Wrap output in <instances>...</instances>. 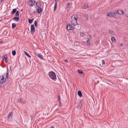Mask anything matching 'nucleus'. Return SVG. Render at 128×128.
Instances as JSON below:
<instances>
[{
	"instance_id": "obj_49",
	"label": "nucleus",
	"mask_w": 128,
	"mask_h": 128,
	"mask_svg": "<svg viewBox=\"0 0 128 128\" xmlns=\"http://www.w3.org/2000/svg\"><path fill=\"white\" fill-rule=\"evenodd\" d=\"M22 10H21V11H22Z\"/></svg>"
},
{
	"instance_id": "obj_30",
	"label": "nucleus",
	"mask_w": 128,
	"mask_h": 128,
	"mask_svg": "<svg viewBox=\"0 0 128 128\" xmlns=\"http://www.w3.org/2000/svg\"><path fill=\"white\" fill-rule=\"evenodd\" d=\"M34 24H35V26L36 27L37 26L38 24L37 22L36 21V20L35 21Z\"/></svg>"
},
{
	"instance_id": "obj_50",
	"label": "nucleus",
	"mask_w": 128,
	"mask_h": 128,
	"mask_svg": "<svg viewBox=\"0 0 128 128\" xmlns=\"http://www.w3.org/2000/svg\"><path fill=\"white\" fill-rule=\"evenodd\" d=\"M22 10H21V11H22Z\"/></svg>"
},
{
	"instance_id": "obj_8",
	"label": "nucleus",
	"mask_w": 128,
	"mask_h": 128,
	"mask_svg": "<svg viewBox=\"0 0 128 128\" xmlns=\"http://www.w3.org/2000/svg\"><path fill=\"white\" fill-rule=\"evenodd\" d=\"M8 72L7 70L6 73L4 74L2 76H3L4 78H5V79H6V78H8Z\"/></svg>"
},
{
	"instance_id": "obj_39",
	"label": "nucleus",
	"mask_w": 128,
	"mask_h": 128,
	"mask_svg": "<svg viewBox=\"0 0 128 128\" xmlns=\"http://www.w3.org/2000/svg\"><path fill=\"white\" fill-rule=\"evenodd\" d=\"M70 4L69 3V2H68V3L67 4V5L68 6H69Z\"/></svg>"
},
{
	"instance_id": "obj_11",
	"label": "nucleus",
	"mask_w": 128,
	"mask_h": 128,
	"mask_svg": "<svg viewBox=\"0 0 128 128\" xmlns=\"http://www.w3.org/2000/svg\"><path fill=\"white\" fill-rule=\"evenodd\" d=\"M74 19H72V21H71V23L72 24H74L75 26H76V24H78L77 23V20H76V22L74 21Z\"/></svg>"
},
{
	"instance_id": "obj_33",
	"label": "nucleus",
	"mask_w": 128,
	"mask_h": 128,
	"mask_svg": "<svg viewBox=\"0 0 128 128\" xmlns=\"http://www.w3.org/2000/svg\"><path fill=\"white\" fill-rule=\"evenodd\" d=\"M87 37H88V38H89V39H90L92 38V36L90 35H88V36H87Z\"/></svg>"
},
{
	"instance_id": "obj_12",
	"label": "nucleus",
	"mask_w": 128,
	"mask_h": 128,
	"mask_svg": "<svg viewBox=\"0 0 128 128\" xmlns=\"http://www.w3.org/2000/svg\"><path fill=\"white\" fill-rule=\"evenodd\" d=\"M36 5L38 8L40 7L41 6V3L39 2H37L36 4Z\"/></svg>"
},
{
	"instance_id": "obj_46",
	"label": "nucleus",
	"mask_w": 128,
	"mask_h": 128,
	"mask_svg": "<svg viewBox=\"0 0 128 128\" xmlns=\"http://www.w3.org/2000/svg\"><path fill=\"white\" fill-rule=\"evenodd\" d=\"M15 16L16 15V13L15 14Z\"/></svg>"
},
{
	"instance_id": "obj_10",
	"label": "nucleus",
	"mask_w": 128,
	"mask_h": 128,
	"mask_svg": "<svg viewBox=\"0 0 128 128\" xmlns=\"http://www.w3.org/2000/svg\"><path fill=\"white\" fill-rule=\"evenodd\" d=\"M73 17V18L72 19H74V20L75 22H76V20H77V19L78 18V17L77 15H73L72 16V17Z\"/></svg>"
},
{
	"instance_id": "obj_3",
	"label": "nucleus",
	"mask_w": 128,
	"mask_h": 128,
	"mask_svg": "<svg viewBox=\"0 0 128 128\" xmlns=\"http://www.w3.org/2000/svg\"><path fill=\"white\" fill-rule=\"evenodd\" d=\"M66 28L68 30H72L73 29V27L71 24H69L67 25Z\"/></svg>"
},
{
	"instance_id": "obj_23",
	"label": "nucleus",
	"mask_w": 128,
	"mask_h": 128,
	"mask_svg": "<svg viewBox=\"0 0 128 128\" xmlns=\"http://www.w3.org/2000/svg\"><path fill=\"white\" fill-rule=\"evenodd\" d=\"M16 52L15 51V50H13L12 52V55L13 56H14L16 54Z\"/></svg>"
},
{
	"instance_id": "obj_19",
	"label": "nucleus",
	"mask_w": 128,
	"mask_h": 128,
	"mask_svg": "<svg viewBox=\"0 0 128 128\" xmlns=\"http://www.w3.org/2000/svg\"><path fill=\"white\" fill-rule=\"evenodd\" d=\"M18 101L19 103H20L21 104H22L23 102V99L22 98H20V100H19V99H18L17 101Z\"/></svg>"
},
{
	"instance_id": "obj_18",
	"label": "nucleus",
	"mask_w": 128,
	"mask_h": 128,
	"mask_svg": "<svg viewBox=\"0 0 128 128\" xmlns=\"http://www.w3.org/2000/svg\"><path fill=\"white\" fill-rule=\"evenodd\" d=\"M78 95L80 97L82 96V92L80 91H78Z\"/></svg>"
},
{
	"instance_id": "obj_16",
	"label": "nucleus",
	"mask_w": 128,
	"mask_h": 128,
	"mask_svg": "<svg viewBox=\"0 0 128 128\" xmlns=\"http://www.w3.org/2000/svg\"><path fill=\"white\" fill-rule=\"evenodd\" d=\"M37 56H38L41 59H43V58L42 55L40 54H38Z\"/></svg>"
},
{
	"instance_id": "obj_51",
	"label": "nucleus",
	"mask_w": 128,
	"mask_h": 128,
	"mask_svg": "<svg viewBox=\"0 0 128 128\" xmlns=\"http://www.w3.org/2000/svg\"><path fill=\"white\" fill-rule=\"evenodd\" d=\"M0 21H1V20H0Z\"/></svg>"
},
{
	"instance_id": "obj_20",
	"label": "nucleus",
	"mask_w": 128,
	"mask_h": 128,
	"mask_svg": "<svg viewBox=\"0 0 128 128\" xmlns=\"http://www.w3.org/2000/svg\"><path fill=\"white\" fill-rule=\"evenodd\" d=\"M34 20V18H32V19H28V22L30 24H31L32 22Z\"/></svg>"
},
{
	"instance_id": "obj_17",
	"label": "nucleus",
	"mask_w": 128,
	"mask_h": 128,
	"mask_svg": "<svg viewBox=\"0 0 128 128\" xmlns=\"http://www.w3.org/2000/svg\"><path fill=\"white\" fill-rule=\"evenodd\" d=\"M57 3L56 2H55V4H54V11H55L56 10L57 6Z\"/></svg>"
},
{
	"instance_id": "obj_37",
	"label": "nucleus",
	"mask_w": 128,
	"mask_h": 128,
	"mask_svg": "<svg viewBox=\"0 0 128 128\" xmlns=\"http://www.w3.org/2000/svg\"><path fill=\"white\" fill-rule=\"evenodd\" d=\"M13 19L14 20H16V16H15L13 18Z\"/></svg>"
},
{
	"instance_id": "obj_13",
	"label": "nucleus",
	"mask_w": 128,
	"mask_h": 128,
	"mask_svg": "<svg viewBox=\"0 0 128 128\" xmlns=\"http://www.w3.org/2000/svg\"><path fill=\"white\" fill-rule=\"evenodd\" d=\"M117 13L121 15L124 13V12L122 10H119L117 11Z\"/></svg>"
},
{
	"instance_id": "obj_36",
	"label": "nucleus",
	"mask_w": 128,
	"mask_h": 128,
	"mask_svg": "<svg viewBox=\"0 0 128 128\" xmlns=\"http://www.w3.org/2000/svg\"><path fill=\"white\" fill-rule=\"evenodd\" d=\"M80 35L82 36H84V33H80Z\"/></svg>"
},
{
	"instance_id": "obj_14",
	"label": "nucleus",
	"mask_w": 128,
	"mask_h": 128,
	"mask_svg": "<svg viewBox=\"0 0 128 128\" xmlns=\"http://www.w3.org/2000/svg\"><path fill=\"white\" fill-rule=\"evenodd\" d=\"M37 12L39 13H40L42 11V9L40 7L38 8L37 9Z\"/></svg>"
},
{
	"instance_id": "obj_31",
	"label": "nucleus",
	"mask_w": 128,
	"mask_h": 128,
	"mask_svg": "<svg viewBox=\"0 0 128 128\" xmlns=\"http://www.w3.org/2000/svg\"><path fill=\"white\" fill-rule=\"evenodd\" d=\"M58 100L60 102V95H58Z\"/></svg>"
},
{
	"instance_id": "obj_38",
	"label": "nucleus",
	"mask_w": 128,
	"mask_h": 128,
	"mask_svg": "<svg viewBox=\"0 0 128 128\" xmlns=\"http://www.w3.org/2000/svg\"><path fill=\"white\" fill-rule=\"evenodd\" d=\"M78 106H79V107H80L82 105H81V103H80L79 104Z\"/></svg>"
},
{
	"instance_id": "obj_35",
	"label": "nucleus",
	"mask_w": 128,
	"mask_h": 128,
	"mask_svg": "<svg viewBox=\"0 0 128 128\" xmlns=\"http://www.w3.org/2000/svg\"><path fill=\"white\" fill-rule=\"evenodd\" d=\"M102 64H105V62L104 60H102Z\"/></svg>"
},
{
	"instance_id": "obj_32",
	"label": "nucleus",
	"mask_w": 128,
	"mask_h": 128,
	"mask_svg": "<svg viewBox=\"0 0 128 128\" xmlns=\"http://www.w3.org/2000/svg\"><path fill=\"white\" fill-rule=\"evenodd\" d=\"M19 11L18 10H17L16 11V16H19Z\"/></svg>"
},
{
	"instance_id": "obj_5",
	"label": "nucleus",
	"mask_w": 128,
	"mask_h": 128,
	"mask_svg": "<svg viewBox=\"0 0 128 128\" xmlns=\"http://www.w3.org/2000/svg\"><path fill=\"white\" fill-rule=\"evenodd\" d=\"M35 32V28L34 24L31 25V32L32 34L34 33Z\"/></svg>"
},
{
	"instance_id": "obj_29",
	"label": "nucleus",
	"mask_w": 128,
	"mask_h": 128,
	"mask_svg": "<svg viewBox=\"0 0 128 128\" xmlns=\"http://www.w3.org/2000/svg\"><path fill=\"white\" fill-rule=\"evenodd\" d=\"M112 41L114 42H115V38L114 37H112L111 38Z\"/></svg>"
},
{
	"instance_id": "obj_24",
	"label": "nucleus",
	"mask_w": 128,
	"mask_h": 128,
	"mask_svg": "<svg viewBox=\"0 0 128 128\" xmlns=\"http://www.w3.org/2000/svg\"><path fill=\"white\" fill-rule=\"evenodd\" d=\"M24 52H25V54H26V55L28 57H31V56H30L29 55L28 53L27 52H25V51H24Z\"/></svg>"
},
{
	"instance_id": "obj_15",
	"label": "nucleus",
	"mask_w": 128,
	"mask_h": 128,
	"mask_svg": "<svg viewBox=\"0 0 128 128\" xmlns=\"http://www.w3.org/2000/svg\"><path fill=\"white\" fill-rule=\"evenodd\" d=\"M89 7V6L86 4H84V6L82 7V8H88Z\"/></svg>"
},
{
	"instance_id": "obj_6",
	"label": "nucleus",
	"mask_w": 128,
	"mask_h": 128,
	"mask_svg": "<svg viewBox=\"0 0 128 128\" xmlns=\"http://www.w3.org/2000/svg\"><path fill=\"white\" fill-rule=\"evenodd\" d=\"M88 15L87 14H84L82 16V18L85 20H87L88 19Z\"/></svg>"
},
{
	"instance_id": "obj_48",
	"label": "nucleus",
	"mask_w": 128,
	"mask_h": 128,
	"mask_svg": "<svg viewBox=\"0 0 128 128\" xmlns=\"http://www.w3.org/2000/svg\"><path fill=\"white\" fill-rule=\"evenodd\" d=\"M127 16L128 17V14L127 15Z\"/></svg>"
},
{
	"instance_id": "obj_28",
	"label": "nucleus",
	"mask_w": 128,
	"mask_h": 128,
	"mask_svg": "<svg viewBox=\"0 0 128 128\" xmlns=\"http://www.w3.org/2000/svg\"><path fill=\"white\" fill-rule=\"evenodd\" d=\"M86 42L88 44V46H90V42L89 40L88 39L87 41Z\"/></svg>"
},
{
	"instance_id": "obj_2",
	"label": "nucleus",
	"mask_w": 128,
	"mask_h": 128,
	"mask_svg": "<svg viewBox=\"0 0 128 128\" xmlns=\"http://www.w3.org/2000/svg\"><path fill=\"white\" fill-rule=\"evenodd\" d=\"M116 13L114 12H109L107 14V16H114L116 15Z\"/></svg>"
},
{
	"instance_id": "obj_47",
	"label": "nucleus",
	"mask_w": 128,
	"mask_h": 128,
	"mask_svg": "<svg viewBox=\"0 0 128 128\" xmlns=\"http://www.w3.org/2000/svg\"><path fill=\"white\" fill-rule=\"evenodd\" d=\"M1 78V76H0V79Z\"/></svg>"
},
{
	"instance_id": "obj_25",
	"label": "nucleus",
	"mask_w": 128,
	"mask_h": 128,
	"mask_svg": "<svg viewBox=\"0 0 128 128\" xmlns=\"http://www.w3.org/2000/svg\"><path fill=\"white\" fill-rule=\"evenodd\" d=\"M16 26V24L15 23H13L12 24V28H15Z\"/></svg>"
},
{
	"instance_id": "obj_4",
	"label": "nucleus",
	"mask_w": 128,
	"mask_h": 128,
	"mask_svg": "<svg viewBox=\"0 0 128 128\" xmlns=\"http://www.w3.org/2000/svg\"><path fill=\"white\" fill-rule=\"evenodd\" d=\"M35 3V1H34V2L32 0H30L28 2V4L30 6H33L34 5Z\"/></svg>"
},
{
	"instance_id": "obj_40",
	"label": "nucleus",
	"mask_w": 128,
	"mask_h": 128,
	"mask_svg": "<svg viewBox=\"0 0 128 128\" xmlns=\"http://www.w3.org/2000/svg\"><path fill=\"white\" fill-rule=\"evenodd\" d=\"M65 62H68V60H64Z\"/></svg>"
},
{
	"instance_id": "obj_21",
	"label": "nucleus",
	"mask_w": 128,
	"mask_h": 128,
	"mask_svg": "<svg viewBox=\"0 0 128 128\" xmlns=\"http://www.w3.org/2000/svg\"><path fill=\"white\" fill-rule=\"evenodd\" d=\"M12 112H10L9 114H8V118H10L11 117V116H12Z\"/></svg>"
},
{
	"instance_id": "obj_1",
	"label": "nucleus",
	"mask_w": 128,
	"mask_h": 128,
	"mask_svg": "<svg viewBox=\"0 0 128 128\" xmlns=\"http://www.w3.org/2000/svg\"><path fill=\"white\" fill-rule=\"evenodd\" d=\"M49 75L50 78L52 80H55L56 78V74L53 72H49Z\"/></svg>"
},
{
	"instance_id": "obj_22",
	"label": "nucleus",
	"mask_w": 128,
	"mask_h": 128,
	"mask_svg": "<svg viewBox=\"0 0 128 128\" xmlns=\"http://www.w3.org/2000/svg\"><path fill=\"white\" fill-rule=\"evenodd\" d=\"M16 12V8L13 9L11 12V13L12 14H14Z\"/></svg>"
},
{
	"instance_id": "obj_45",
	"label": "nucleus",
	"mask_w": 128,
	"mask_h": 128,
	"mask_svg": "<svg viewBox=\"0 0 128 128\" xmlns=\"http://www.w3.org/2000/svg\"><path fill=\"white\" fill-rule=\"evenodd\" d=\"M3 0H0V2H1Z\"/></svg>"
},
{
	"instance_id": "obj_7",
	"label": "nucleus",
	"mask_w": 128,
	"mask_h": 128,
	"mask_svg": "<svg viewBox=\"0 0 128 128\" xmlns=\"http://www.w3.org/2000/svg\"><path fill=\"white\" fill-rule=\"evenodd\" d=\"M6 79L5 78H4L3 76H1L0 79V83L1 84H3L4 82L6 81Z\"/></svg>"
},
{
	"instance_id": "obj_41",
	"label": "nucleus",
	"mask_w": 128,
	"mask_h": 128,
	"mask_svg": "<svg viewBox=\"0 0 128 128\" xmlns=\"http://www.w3.org/2000/svg\"><path fill=\"white\" fill-rule=\"evenodd\" d=\"M120 46H123V44H120Z\"/></svg>"
},
{
	"instance_id": "obj_27",
	"label": "nucleus",
	"mask_w": 128,
	"mask_h": 128,
	"mask_svg": "<svg viewBox=\"0 0 128 128\" xmlns=\"http://www.w3.org/2000/svg\"><path fill=\"white\" fill-rule=\"evenodd\" d=\"M109 32L110 34H111L112 35H113L114 34V32L112 30H110L109 31Z\"/></svg>"
},
{
	"instance_id": "obj_43",
	"label": "nucleus",
	"mask_w": 128,
	"mask_h": 128,
	"mask_svg": "<svg viewBox=\"0 0 128 128\" xmlns=\"http://www.w3.org/2000/svg\"><path fill=\"white\" fill-rule=\"evenodd\" d=\"M19 2H20V1H19V0H18V3Z\"/></svg>"
},
{
	"instance_id": "obj_34",
	"label": "nucleus",
	"mask_w": 128,
	"mask_h": 128,
	"mask_svg": "<svg viewBox=\"0 0 128 128\" xmlns=\"http://www.w3.org/2000/svg\"><path fill=\"white\" fill-rule=\"evenodd\" d=\"M19 20V18L18 17V16H16V22L18 21Z\"/></svg>"
},
{
	"instance_id": "obj_44",
	"label": "nucleus",
	"mask_w": 128,
	"mask_h": 128,
	"mask_svg": "<svg viewBox=\"0 0 128 128\" xmlns=\"http://www.w3.org/2000/svg\"><path fill=\"white\" fill-rule=\"evenodd\" d=\"M50 128H54V127L52 126Z\"/></svg>"
},
{
	"instance_id": "obj_26",
	"label": "nucleus",
	"mask_w": 128,
	"mask_h": 128,
	"mask_svg": "<svg viewBox=\"0 0 128 128\" xmlns=\"http://www.w3.org/2000/svg\"><path fill=\"white\" fill-rule=\"evenodd\" d=\"M78 72L80 74H82L83 73V72L80 70H78Z\"/></svg>"
},
{
	"instance_id": "obj_42",
	"label": "nucleus",
	"mask_w": 128,
	"mask_h": 128,
	"mask_svg": "<svg viewBox=\"0 0 128 128\" xmlns=\"http://www.w3.org/2000/svg\"><path fill=\"white\" fill-rule=\"evenodd\" d=\"M55 0V2H57L58 1V0Z\"/></svg>"
},
{
	"instance_id": "obj_9",
	"label": "nucleus",
	"mask_w": 128,
	"mask_h": 128,
	"mask_svg": "<svg viewBox=\"0 0 128 128\" xmlns=\"http://www.w3.org/2000/svg\"><path fill=\"white\" fill-rule=\"evenodd\" d=\"M2 59L4 60L5 61L6 63H7L8 61L7 60V55L4 54L3 56Z\"/></svg>"
}]
</instances>
